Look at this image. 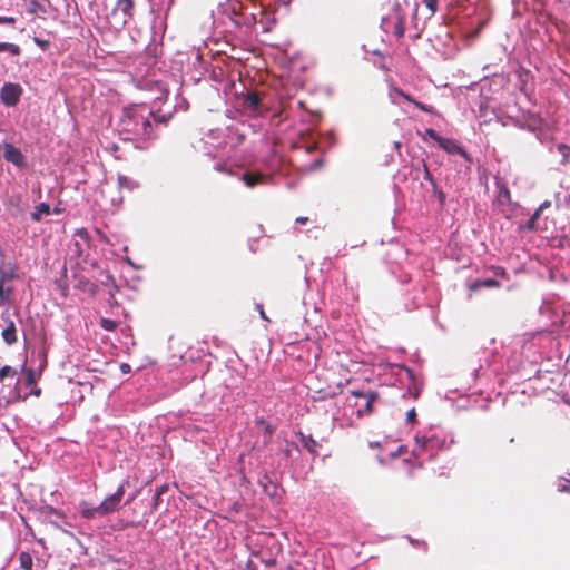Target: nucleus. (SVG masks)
I'll use <instances>...</instances> for the list:
<instances>
[{"label": "nucleus", "mask_w": 570, "mask_h": 570, "mask_svg": "<svg viewBox=\"0 0 570 570\" xmlns=\"http://www.w3.org/2000/svg\"><path fill=\"white\" fill-rule=\"evenodd\" d=\"M346 3L351 4V6H361L363 4L366 0H344Z\"/></svg>", "instance_id": "obj_39"}, {"label": "nucleus", "mask_w": 570, "mask_h": 570, "mask_svg": "<svg viewBox=\"0 0 570 570\" xmlns=\"http://www.w3.org/2000/svg\"><path fill=\"white\" fill-rule=\"evenodd\" d=\"M16 375L17 371L9 365H6L0 368V382L3 381L6 377H14Z\"/></svg>", "instance_id": "obj_21"}, {"label": "nucleus", "mask_w": 570, "mask_h": 570, "mask_svg": "<svg viewBox=\"0 0 570 570\" xmlns=\"http://www.w3.org/2000/svg\"><path fill=\"white\" fill-rule=\"evenodd\" d=\"M560 491H570V482L568 480L560 487Z\"/></svg>", "instance_id": "obj_43"}, {"label": "nucleus", "mask_w": 570, "mask_h": 570, "mask_svg": "<svg viewBox=\"0 0 570 570\" xmlns=\"http://www.w3.org/2000/svg\"><path fill=\"white\" fill-rule=\"evenodd\" d=\"M78 234L81 236V237H87L88 233L86 232V229H81L78 232Z\"/></svg>", "instance_id": "obj_49"}, {"label": "nucleus", "mask_w": 570, "mask_h": 570, "mask_svg": "<svg viewBox=\"0 0 570 570\" xmlns=\"http://www.w3.org/2000/svg\"><path fill=\"white\" fill-rule=\"evenodd\" d=\"M393 19H394V26H393V35L401 39L404 36L405 32V14L402 12L400 6H395L393 9Z\"/></svg>", "instance_id": "obj_7"}, {"label": "nucleus", "mask_w": 570, "mask_h": 570, "mask_svg": "<svg viewBox=\"0 0 570 570\" xmlns=\"http://www.w3.org/2000/svg\"><path fill=\"white\" fill-rule=\"evenodd\" d=\"M14 23H16V18L14 17L0 16V24L13 26Z\"/></svg>", "instance_id": "obj_32"}, {"label": "nucleus", "mask_w": 570, "mask_h": 570, "mask_svg": "<svg viewBox=\"0 0 570 570\" xmlns=\"http://www.w3.org/2000/svg\"><path fill=\"white\" fill-rule=\"evenodd\" d=\"M421 165L423 168L424 179H426L435 188L436 181H435L434 177L432 176V174L430 173L428 164L425 163L424 159L421 160Z\"/></svg>", "instance_id": "obj_22"}, {"label": "nucleus", "mask_w": 570, "mask_h": 570, "mask_svg": "<svg viewBox=\"0 0 570 570\" xmlns=\"http://www.w3.org/2000/svg\"><path fill=\"white\" fill-rule=\"evenodd\" d=\"M9 404H10V400L3 401L2 399H0V416L3 415V412Z\"/></svg>", "instance_id": "obj_38"}, {"label": "nucleus", "mask_w": 570, "mask_h": 570, "mask_svg": "<svg viewBox=\"0 0 570 570\" xmlns=\"http://www.w3.org/2000/svg\"><path fill=\"white\" fill-rule=\"evenodd\" d=\"M16 278V267L11 264L8 265V268L0 267V282L1 284H4L7 282L12 281Z\"/></svg>", "instance_id": "obj_14"}, {"label": "nucleus", "mask_w": 570, "mask_h": 570, "mask_svg": "<svg viewBox=\"0 0 570 570\" xmlns=\"http://www.w3.org/2000/svg\"><path fill=\"white\" fill-rule=\"evenodd\" d=\"M424 135L433 139L435 142L441 140V136L432 128L425 129Z\"/></svg>", "instance_id": "obj_28"}, {"label": "nucleus", "mask_w": 570, "mask_h": 570, "mask_svg": "<svg viewBox=\"0 0 570 570\" xmlns=\"http://www.w3.org/2000/svg\"><path fill=\"white\" fill-rule=\"evenodd\" d=\"M293 451H298V448L295 443H286L285 449H283V454L286 458H291L293 454Z\"/></svg>", "instance_id": "obj_26"}, {"label": "nucleus", "mask_w": 570, "mask_h": 570, "mask_svg": "<svg viewBox=\"0 0 570 570\" xmlns=\"http://www.w3.org/2000/svg\"><path fill=\"white\" fill-rule=\"evenodd\" d=\"M267 177L259 173H252L247 171L243 175L242 180L245 183V185L249 188H253L259 184L265 183Z\"/></svg>", "instance_id": "obj_11"}, {"label": "nucleus", "mask_w": 570, "mask_h": 570, "mask_svg": "<svg viewBox=\"0 0 570 570\" xmlns=\"http://www.w3.org/2000/svg\"><path fill=\"white\" fill-rule=\"evenodd\" d=\"M414 440H415V444H416V449L414 450V453L416 455L422 454V452L425 451L426 449H429L430 445L434 442L433 439L426 438L424 435H422V436L416 435Z\"/></svg>", "instance_id": "obj_13"}, {"label": "nucleus", "mask_w": 570, "mask_h": 570, "mask_svg": "<svg viewBox=\"0 0 570 570\" xmlns=\"http://www.w3.org/2000/svg\"><path fill=\"white\" fill-rule=\"evenodd\" d=\"M400 95H401L405 100H407V101H410V102L414 104L415 99H414V98H412L410 95H407V94H405V92H403V91H400Z\"/></svg>", "instance_id": "obj_42"}, {"label": "nucleus", "mask_w": 570, "mask_h": 570, "mask_svg": "<svg viewBox=\"0 0 570 570\" xmlns=\"http://www.w3.org/2000/svg\"><path fill=\"white\" fill-rule=\"evenodd\" d=\"M438 196H439V200H440V203H441V204H443V203H444V200H445V195H444V193H443V191H440Z\"/></svg>", "instance_id": "obj_45"}, {"label": "nucleus", "mask_w": 570, "mask_h": 570, "mask_svg": "<svg viewBox=\"0 0 570 570\" xmlns=\"http://www.w3.org/2000/svg\"><path fill=\"white\" fill-rule=\"evenodd\" d=\"M118 180H119V184H120V185H122V184H125V183L127 181V177H125V176H119V177H118Z\"/></svg>", "instance_id": "obj_47"}, {"label": "nucleus", "mask_w": 570, "mask_h": 570, "mask_svg": "<svg viewBox=\"0 0 570 570\" xmlns=\"http://www.w3.org/2000/svg\"><path fill=\"white\" fill-rule=\"evenodd\" d=\"M497 186L499 187V197L501 199H504L507 202L511 200V194L508 188V186L504 183H497Z\"/></svg>", "instance_id": "obj_20"}, {"label": "nucleus", "mask_w": 570, "mask_h": 570, "mask_svg": "<svg viewBox=\"0 0 570 570\" xmlns=\"http://www.w3.org/2000/svg\"><path fill=\"white\" fill-rule=\"evenodd\" d=\"M22 87L19 83L6 82L0 91V99L7 107H14L22 95Z\"/></svg>", "instance_id": "obj_4"}, {"label": "nucleus", "mask_w": 570, "mask_h": 570, "mask_svg": "<svg viewBox=\"0 0 570 570\" xmlns=\"http://www.w3.org/2000/svg\"><path fill=\"white\" fill-rule=\"evenodd\" d=\"M558 149L562 153L563 160L567 161L568 157H570V147L567 145H560Z\"/></svg>", "instance_id": "obj_31"}, {"label": "nucleus", "mask_w": 570, "mask_h": 570, "mask_svg": "<svg viewBox=\"0 0 570 570\" xmlns=\"http://www.w3.org/2000/svg\"><path fill=\"white\" fill-rule=\"evenodd\" d=\"M161 495L154 493L153 495V510H157L160 504Z\"/></svg>", "instance_id": "obj_35"}, {"label": "nucleus", "mask_w": 570, "mask_h": 570, "mask_svg": "<svg viewBox=\"0 0 570 570\" xmlns=\"http://www.w3.org/2000/svg\"><path fill=\"white\" fill-rule=\"evenodd\" d=\"M261 316H262L263 318H266L264 311H261Z\"/></svg>", "instance_id": "obj_52"}, {"label": "nucleus", "mask_w": 570, "mask_h": 570, "mask_svg": "<svg viewBox=\"0 0 570 570\" xmlns=\"http://www.w3.org/2000/svg\"><path fill=\"white\" fill-rule=\"evenodd\" d=\"M541 208L537 209L535 213L531 216V222H535L540 216Z\"/></svg>", "instance_id": "obj_44"}, {"label": "nucleus", "mask_w": 570, "mask_h": 570, "mask_svg": "<svg viewBox=\"0 0 570 570\" xmlns=\"http://www.w3.org/2000/svg\"><path fill=\"white\" fill-rule=\"evenodd\" d=\"M2 338L8 345H12L18 341L16 325L12 320H8V324L2 331Z\"/></svg>", "instance_id": "obj_12"}, {"label": "nucleus", "mask_w": 570, "mask_h": 570, "mask_svg": "<svg viewBox=\"0 0 570 570\" xmlns=\"http://www.w3.org/2000/svg\"><path fill=\"white\" fill-rule=\"evenodd\" d=\"M100 325H101V327L104 330L111 332V331H115L117 328L118 323L116 321H114V320L102 317L100 320Z\"/></svg>", "instance_id": "obj_23"}, {"label": "nucleus", "mask_w": 570, "mask_h": 570, "mask_svg": "<svg viewBox=\"0 0 570 570\" xmlns=\"http://www.w3.org/2000/svg\"><path fill=\"white\" fill-rule=\"evenodd\" d=\"M351 394L355 396L357 400L354 403V406L357 407L356 415L358 417H363L373 413V404L380 397V394L376 391H358L353 390Z\"/></svg>", "instance_id": "obj_3"}, {"label": "nucleus", "mask_w": 570, "mask_h": 570, "mask_svg": "<svg viewBox=\"0 0 570 570\" xmlns=\"http://www.w3.org/2000/svg\"><path fill=\"white\" fill-rule=\"evenodd\" d=\"M20 567L24 570H32V556L29 552H21L19 554Z\"/></svg>", "instance_id": "obj_18"}, {"label": "nucleus", "mask_w": 570, "mask_h": 570, "mask_svg": "<svg viewBox=\"0 0 570 570\" xmlns=\"http://www.w3.org/2000/svg\"><path fill=\"white\" fill-rule=\"evenodd\" d=\"M135 0H117L112 14L117 16L120 13V24L124 27L135 16Z\"/></svg>", "instance_id": "obj_5"}, {"label": "nucleus", "mask_w": 570, "mask_h": 570, "mask_svg": "<svg viewBox=\"0 0 570 570\" xmlns=\"http://www.w3.org/2000/svg\"><path fill=\"white\" fill-rule=\"evenodd\" d=\"M428 10L430 11V16L435 14L439 8V0H422Z\"/></svg>", "instance_id": "obj_25"}, {"label": "nucleus", "mask_w": 570, "mask_h": 570, "mask_svg": "<svg viewBox=\"0 0 570 570\" xmlns=\"http://www.w3.org/2000/svg\"><path fill=\"white\" fill-rule=\"evenodd\" d=\"M438 144L442 149H444L449 154H458L466 159L469 158L468 153L464 150V148L461 147L454 139L441 137V140Z\"/></svg>", "instance_id": "obj_8"}, {"label": "nucleus", "mask_w": 570, "mask_h": 570, "mask_svg": "<svg viewBox=\"0 0 570 570\" xmlns=\"http://www.w3.org/2000/svg\"><path fill=\"white\" fill-rule=\"evenodd\" d=\"M414 105L422 111L430 112V114L434 111V108L432 106L424 105L417 100L414 101Z\"/></svg>", "instance_id": "obj_30"}, {"label": "nucleus", "mask_w": 570, "mask_h": 570, "mask_svg": "<svg viewBox=\"0 0 570 570\" xmlns=\"http://www.w3.org/2000/svg\"><path fill=\"white\" fill-rule=\"evenodd\" d=\"M120 371L125 374L129 373L131 371V366L128 363H122L120 365Z\"/></svg>", "instance_id": "obj_40"}, {"label": "nucleus", "mask_w": 570, "mask_h": 570, "mask_svg": "<svg viewBox=\"0 0 570 570\" xmlns=\"http://www.w3.org/2000/svg\"><path fill=\"white\" fill-rule=\"evenodd\" d=\"M299 441L302 445L314 456L318 454V449L321 448L320 443L312 436L305 435L304 433H298Z\"/></svg>", "instance_id": "obj_10"}, {"label": "nucleus", "mask_w": 570, "mask_h": 570, "mask_svg": "<svg viewBox=\"0 0 570 570\" xmlns=\"http://www.w3.org/2000/svg\"><path fill=\"white\" fill-rule=\"evenodd\" d=\"M153 117L154 112L146 105L127 107L120 118L121 130L146 139L154 138Z\"/></svg>", "instance_id": "obj_1"}, {"label": "nucleus", "mask_w": 570, "mask_h": 570, "mask_svg": "<svg viewBox=\"0 0 570 570\" xmlns=\"http://www.w3.org/2000/svg\"><path fill=\"white\" fill-rule=\"evenodd\" d=\"M168 490H169L168 484H161V485H159V487H157V488H156L155 493H156V494H158V495H163V494H165Z\"/></svg>", "instance_id": "obj_34"}, {"label": "nucleus", "mask_w": 570, "mask_h": 570, "mask_svg": "<svg viewBox=\"0 0 570 570\" xmlns=\"http://www.w3.org/2000/svg\"><path fill=\"white\" fill-rule=\"evenodd\" d=\"M214 169L216 171H219V173H223V174H226V175H233L234 174L233 168L230 166H228L226 163H217L214 166Z\"/></svg>", "instance_id": "obj_24"}, {"label": "nucleus", "mask_w": 570, "mask_h": 570, "mask_svg": "<svg viewBox=\"0 0 570 570\" xmlns=\"http://www.w3.org/2000/svg\"><path fill=\"white\" fill-rule=\"evenodd\" d=\"M168 118L166 116H155L151 118V122L166 124Z\"/></svg>", "instance_id": "obj_37"}, {"label": "nucleus", "mask_w": 570, "mask_h": 570, "mask_svg": "<svg viewBox=\"0 0 570 570\" xmlns=\"http://www.w3.org/2000/svg\"><path fill=\"white\" fill-rule=\"evenodd\" d=\"M534 224H535V222H531V218H530L529 222H528V227L530 229H532V228H534Z\"/></svg>", "instance_id": "obj_50"}, {"label": "nucleus", "mask_w": 570, "mask_h": 570, "mask_svg": "<svg viewBox=\"0 0 570 570\" xmlns=\"http://www.w3.org/2000/svg\"><path fill=\"white\" fill-rule=\"evenodd\" d=\"M257 424L264 425V431L266 434H268L269 438L275 431V429L269 423L265 422L264 419L257 420Z\"/></svg>", "instance_id": "obj_29"}, {"label": "nucleus", "mask_w": 570, "mask_h": 570, "mask_svg": "<svg viewBox=\"0 0 570 570\" xmlns=\"http://www.w3.org/2000/svg\"><path fill=\"white\" fill-rule=\"evenodd\" d=\"M415 543H416L417 546L422 547L424 550H426V549H428V544H426V542H425V541H422L421 543H420V541H416Z\"/></svg>", "instance_id": "obj_46"}, {"label": "nucleus", "mask_w": 570, "mask_h": 570, "mask_svg": "<svg viewBox=\"0 0 570 570\" xmlns=\"http://www.w3.org/2000/svg\"><path fill=\"white\" fill-rule=\"evenodd\" d=\"M261 484L264 487L266 492H268V484L276 489V485L272 483V481L266 475L264 476V481H261Z\"/></svg>", "instance_id": "obj_36"}, {"label": "nucleus", "mask_w": 570, "mask_h": 570, "mask_svg": "<svg viewBox=\"0 0 570 570\" xmlns=\"http://www.w3.org/2000/svg\"><path fill=\"white\" fill-rule=\"evenodd\" d=\"M497 269H498L497 275H499V274H504V269H503V268L498 267Z\"/></svg>", "instance_id": "obj_51"}, {"label": "nucleus", "mask_w": 570, "mask_h": 570, "mask_svg": "<svg viewBox=\"0 0 570 570\" xmlns=\"http://www.w3.org/2000/svg\"><path fill=\"white\" fill-rule=\"evenodd\" d=\"M295 222H296L297 224H302V225H304V224H306V223L308 222V217H306V216H298V217L295 219Z\"/></svg>", "instance_id": "obj_41"}, {"label": "nucleus", "mask_w": 570, "mask_h": 570, "mask_svg": "<svg viewBox=\"0 0 570 570\" xmlns=\"http://www.w3.org/2000/svg\"><path fill=\"white\" fill-rule=\"evenodd\" d=\"M500 286V283L493 278H488V279H484V281H475L473 282L471 285H470V289L471 291H478L479 288L481 287H499Z\"/></svg>", "instance_id": "obj_15"}, {"label": "nucleus", "mask_w": 570, "mask_h": 570, "mask_svg": "<svg viewBox=\"0 0 570 570\" xmlns=\"http://www.w3.org/2000/svg\"><path fill=\"white\" fill-rule=\"evenodd\" d=\"M28 384H32L33 383V374L32 372L30 371V374H29V377H28Z\"/></svg>", "instance_id": "obj_48"}, {"label": "nucleus", "mask_w": 570, "mask_h": 570, "mask_svg": "<svg viewBox=\"0 0 570 570\" xmlns=\"http://www.w3.org/2000/svg\"><path fill=\"white\" fill-rule=\"evenodd\" d=\"M27 11L30 14H36V13L45 14L47 12L46 8L38 0H31Z\"/></svg>", "instance_id": "obj_19"}, {"label": "nucleus", "mask_w": 570, "mask_h": 570, "mask_svg": "<svg viewBox=\"0 0 570 570\" xmlns=\"http://www.w3.org/2000/svg\"><path fill=\"white\" fill-rule=\"evenodd\" d=\"M125 494L124 485H120L117 491L107 497L100 504L92 507L89 502L82 501L79 503V512L86 519H95L97 517H105L109 513L117 511Z\"/></svg>", "instance_id": "obj_2"}, {"label": "nucleus", "mask_w": 570, "mask_h": 570, "mask_svg": "<svg viewBox=\"0 0 570 570\" xmlns=\"http://www.w3.org/2000/svg\"><path fill=\"white\" fill-rule=\"evenodd\" d=\"M406 421L414 423L416 421V412L415 409H411L406 414Z\"/></svg>", "instance_id": "obj_33"}, {"label": "nucleus", "mask_w": 570, "mask_h": 570, "mask_svg": "<svg viewBox=\"0 0 570 570\" xmlns=\"http://www.w3.org/2000/svg\"><path fill=\"white\" fill-rule=\"evenodd\" d=\"M33 42H35L38 47H40L42 50H47V49L49 48V46H50V41H49V40H47V39H40V38H38V37H35V38H33Z\"/></svg>", "instance_id": "obj_27"}, {"label": "nucleus", "mask_w": 570, "mask_h": 570, "mask_svg": "<svg viewBox=\"0 0 570 570\" xmlns=\"http://www.w3.org/2000/svg\"><path fill=\"white\" fill-rule=\"evenodd\" d=\"M3 158L8 163H11L12 165H14L18 168L27 167L24 155L21 153V150L19 148H17L16 146H13L10 142L3 144Z\"/></svg>", "instance_id": "obj_6"}, {"label": "nucleus", "mask_w": 570, "mask_h": 570, "mask_svg": "<svg viewBox=\"0 0 570 570\" xmlns=\"http://www.w3.org/2000/svg\"><path fill=\"white\" fill-rule=\"evenodd\" d=\"M50 214V206L47 203H41L38 205L35 209V212L31 214V219L33 222H39L41 219L42 215H49Z\"/></svg>", "instance_id": "obj_16"}, {"label": "nucleus", "mask_w": 570, "mask_h": 570, "mask_svg": "<svg viewBox=\"0 0 570 570\" xmlns=\"http://www.w3.org/2000/svg\"><path fill=\"white\" fill-rule=\"evenodd\" d=\"M262 102V94L257 91H249L244 97L243 106L252 111H257Z\"/></svg>", "instance_id": "obj_9"}, {"label": "nucleus", "mask_w": 570, "mask_h": 570, "mask_svg": "<svg viewBox=\"0 0 570 570\" xmlns=\"http://www.w3.org/2000/svg\"><path fill=\"white\" fill-rule=\"evenodd\" d=\"M8 51L12 56H19L21 53V48L11 42H0V52Z\"/></svg>", "instance_id": "obj_17"}]
</instances>
